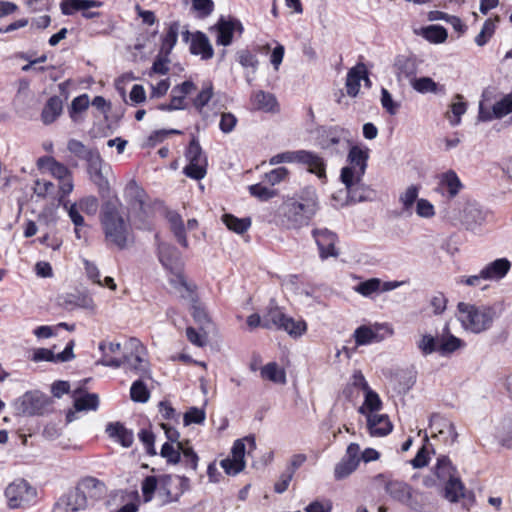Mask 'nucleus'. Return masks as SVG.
<instances>
[{"label":"nucleus","instance_id":"37998d69","mask_svg":"<svg viewBox=\"0 0 512 512\" xmlns=\"http://www.w3.org/2000/svg\"><path fill=\"white\" fill-rule=\"evenodd\" d=\"M263 379L272 381L274 383L285 384L286 373L283 369H280L276 362H270L263 366L260 371Z\"/></svg>","mask_w":512,"mask_h":512},{"label":"nucleus","instance_id":"423d86ee","mask_svg":"<svg viewBox=\"0 0 512 512\" xmlns=\"http://www.w3.org/2000/svg\"><path fill=\"white\" fill-rule=\"evenodd\" d=\"M185 157L189 164L184 168V174L195 180L203 179L207 173V157L195 137L190 141Z\"/></svg>","mask_w":512,"mask_h":512},{"label":"nucleus","instance_id":"58836bf2","mask_svg":"<svg viewBox=\"0 0 512 512\" xmlns=\"http://www.w3.org/2000/svg\"><path fill=\"white\" fill-rule=\"evenodd\" d=\"M435 474L437 478L444 483L457 477L456 468L452 465L450 459L444 455L437 459Z\"/></svg>","mask_w":512,"mask_h":512},{"label":"nucleus","instance_id":"a19ab883","mask_svg":"<svg viewBox=\"0 0 512 512\" xmlns=\"http://www.w3.org/2000/svg\"><path fill=\"white\" fill-rule=\"evenodd\" d=\"M419 188L416 185H410L399 196V202L402 204V214L412 215L413 205L418 200Z\"/></svg>","mask_w":512,"mask_h":512},{"label":"nucleus","instance_id":"2eb2a0df","mask_svg":"<svg viewBox=\"0 0 512 512\" xmlns=\"http://www.w3.org/2000/svg\"><path fill=\"white\" fill-rule=\"evenodd\" d=\"M512 112V93L497 101L491 109L485 108L482 102L479 104L478 120L488 122L500 119Z\"/></svg>","mask_w":512,"mask_h":512},{"label":"nucleus","instance_id":"4c0bfd02","mask_svg":"<svg viewBox=\"0 0 512 512\" xmlns=\"http://www.w3.org/2000/svg\"><path fill=\"white\" fill-rule=\"evenodd\" d=\"M496 436L502 446L512 449V414L501 420L497 427Z\"/></svg>","mask_w":512,"mask_h":512},{"label":"nucleus","instance_id":"c756f323","mask_svg":"<svg viewBox=\"0 0 512 512\" xmlns=\"http://www.w3.org/2000/svg\"><path fill=\"white\" fill-rule=\"evenodd\" d=\"M286 316L272 301L262 317V327L279 330Z\"/></svg>","mask_w":512,"mask_h":512},{"label":"nucleus","instance_id":"ddd939ff","mask_svg":"<svg viewBox=\"0 0 512 512\" xmlns=\"http://www.w3.org/2000/svg\"><path fill=\"white\" fill-rule=\"evenodd\" d=\"M103 5L98 0H62L60 3L61 11L64 15H72L81 11L86 19H92L100 16V12L89 11L91 8H99Z\"/></svg>","mask_w":512,"mask_h":512},{"label":"nucleus","instance_id":"f8f14e48","mask_svg":"<svg viewBox=\"0 0 512 512\" xmlns=\"http://www.w3.org/2000/svg\"><path fill=\"white\" fill-rule=\"evenodd\" d=\"M359 453L360 447L357 443L348 445L345 456L334 468V477L336 480H342L356 470L360 462Z\"/></svg>","mask_w":512,"mask_h":512},{"label":"nucleus","instance_id":"09e8293b","mask_svg":"<svg viewBox=\"0 0 512 512\" xmlns=\"http://www.w3.org/2000/svg\"><path fill=\"white\" fill-rule=\"evenodd\" d=\"M227 228L235 233L242 234L248 230L251 225L249 218H237L232 214H224L222 217Z\"/></svg>","mask_w":512,"mask_h":512},{"label":"nucleus","instance_id":"5fc2aeb1","mask_svg":"<svg viewBox=\"0 0 512 512\" xmlns=\"http://www.w3.org/2000/svg\"><path fill=\"white\" fill-rule=\"evenodd\" d=\"M431 425H438L440 427L438 435L447 434L451 438L450 444H453L456 441L458 434L452 422L434 415L431 417Z\"/></svg>","mask_w":512,"mask_h":512},{"label":"nucleus","instance_id":"bb28decb","mask_svg":"<svg viewBox=\"0 0 512 512\" xmlns=\"http://www.w3.org/2000/svg\"><path fill=\"white\" fill-rule=\"evenodd\" d=\"M124 196L131 205L132 209L143 210L145 212L146 194L135 180H130L127 183L124 189Z\"/></svg>","mask_w":512,"mask_h":512},{"label":"nucleus","instance_id":"864d4df0","mask_svg":"<svg viewBox=\"0 0 512 512\" xmlns=\"http://www.w3.org/2000/svg\"><path fill=\"white\" fill-rule=\"evenodd\" d=\"M244 441L248 442L250 450L256 449V441L254 436L245 437L243 440H236L231 450L232 458L241 463H245L244 456L246 448Z\"/></svg>","mask_w":512,"mask_h":512},{"label":"nucleus","instance_id":"393cba45","mask_svg":"<svg viewBox=\"0 0 512 512\" xmlns=\"http://www.w3.org/2000/svg\"><path fill=\"white\" fill-rule=\"evenodd\" d=\"M190 52L194 55H200L203 60L211 59L214 55L208 37L200 31L192 35Z\"/></svg>","mask_w":512,"mask_h":512},{"label":"nucleus","instance_id":"a878e982","mask_svg":"<svg viewBox=\"0 0 512 512\" xmlns=\"http://www.w3.org/2000/svg\"><path fill=\"white\" fill-rule=\"evenodd\" d=\"M510 268L511 262L507 258H499L482 269V277L485 280H500L507 275Z\"/></svg>","mask_w":512,"mask_h":512},{"label":"nucleus","instance_id":"de8ad7c7","mask_svg":"<svg viewBox=\"0 0 512 512\" xmlns=\"http://www.w3.org/2000/svg\"><path fill=\"white\" fill-rule=\"evenodd\" d=\"M307 329L306 322L303 320H294L286 316L279 330L286 331L290 336L297 338L302 336Z\"/></svg>","mask_w":512,"mask_h":512},{"label":"nucleus","instance_id":"b1692460","mask_svg":"<svg viewBox=\"0 0 512 512\" xmlns=\"http://www.w3.org/2000/svg\"><path fill=\"white\" fill-rule=\"evenodd\" d=\"M106 433L115 441L119 442L123 447L129 448L134 441L132 430L127 429L120 422H112L106 426Z\"/></svg>","mask_w":512,"mask_h":512},{"label":"nucleus","instance_id":"ea45409f","mask_svg":"<svg viewBox=\"0 0 512 512\" xmlns=\"http://www.w3.org/2000/svg\"><path fill=\"white\" fill-rule=\"evenodd\" d=\"M382 401L378 394L369 389L365 392V399L362 406L359 407L358 412L367 417L368 414H376L375 412L381 410Z\"/></svg>","mask_w":512,"mask_h":512},{"label":"nucleus","instance_id":"7ed1b4c3","mask_svg":"<svg viewBox=\"0 0 512 512\" xmlns=\"http://www.w3.org/2000/svg\"><path fill=\"white\" fill-rule=\"evenodd\" d=\"M457 311L458 319L464 329L475 334L490 329L496 318L495 308L489 305H475L459 302Z\"/></svg>","mask_w":512,"mask_h":512},{"label":"nucleus","instance_id":"f704fd0d","mask_svg":"<svg viewBox=\"0 0 512 512\" xmlns=\"http://www.w3.org/2000/svg\"><path fill=\"white\" fill-rule=\"evenodd\" d=\"M365 74V67L363 64H359L351 68L346 78V90L347 94L351 97H356L360 89V81Z\"/></svg>","mask_w":512,"mask_h":512},{"label":"nucleus","instance_id":"680f3d73","mask_svg":"<svg viewBox=\"0 0 512 512\" xmlns=\"http://www.w3.org/2000/svg\"><path fill=\"white\" fill-rule=\"evenodd\" d=\"M237 60L243 68H251L252 72H256L258 68V59L249 50L243 49L237 52Z\"/></svg>","mask_w":512,"mask_h":512},{"label":"nucleus","instance_id":"dca6fc26","mask_svg":"<svg viewBox=\"0 0 512 512\" xmlns=\"http://www.w3.org/2000/svg\"><path fill=\"white\" fill-rule=\"evenodd\" d=\"M393 69L399 82L404 79H407L410 82L417 73V59L413 55H397L394 59Z\"/></svg>","mask_w":512,"mask_h":512},{"label":"nucleus","instance_id":"052dcab7","mask_svg":"<svg viewBox=\"0 0 512 512\" xmlns=\"http://www.w3.org/2000/svg\"><path fill=\"white\" fill-rule=\"evenodd\" d=\"M425 38L433 43H442L447 39V31L444 27L431 25L424 29Z\"/></svg>","mask_w":512,"mask_h":512},{"label":"nucleus","instance_id":"f257e3e1","mask_svg":"<svg viewBox=\"0 0 512 512\" xmlns=\"http://www.w3.org/2000/svg\"><path fill=\"white\" fill-rule=\"evenodd\" d=\"M101 224L109 247L125 250L132 247L135 237L128 217L121 210V203L116 198L108 200L101 209Z\"/></svg>","mask_w":512,"mask_h":512},{"label":"nucleus","instance_id":"20e7f679","mask_svg":"<svg viewBox=\"0 0 512 512\" xmlns=\"http://www.w3.org/2000/svg\"><path fill=\"white\" fill-rule=\"evenodd\" d=\"M270 165L280 163H300L308 167V172L315 174L319 179H326V164L318 154L308 150L285 151L274 155L269 160Z\"/></svg>","mask_w":512,"mask_h":512},{"label":"nucleus","instance_id":"39448f33","mask_svg":"<svg viewBox=\"0 0 512 512\" xmlns=\"http://www.w3.org/2000/svg\"><path fill=\"white\" fill-rule=\"evenodd\" d=\"M375 481L384 485L385 492L390 499L418 511L421 509L420 493L414 490L408 483L397 479H386L383 474H378Z\"/></svg>","mask_w":512,"mask_h":512},{"label":"nucleus","instance_id":"4be33fe9","mask_svg":"<svg viewBox=\"0 0 512 512\" xmlns=\"http://www.w3.org/2000/svg\"><path fill=\"white\" fill-rule=\"evenodd\" d=\"M158 258L161 264L170 271L178 269L180 253L175 246L165 242H158Z\"/></svg>","mask_w":512,"mask_h":512},{"label":"nucleus","instance_id":"79ce46f5","mask_svg":"<svg viewBox=\"0 0 512 512\" xmlns=\"http://www.w3.org/2000/svg\"><path fill=\"white\" fill-rule=\"evenodd\" d=\"M168 221L170 224L171 231L173 232L178 243L184 248L188 247V241L186 238L185 227L181 216L177 213H169Z\"/></svg>","mask_w":512,"mask_h":512},{"label":"nucleus","instance_id":"473e14b6","mask_svg":"<svg viewBox=\"0 0 512 512\" xmlns=\"http://www.w3.org/2000/svg\"><path fill=\"white\" fill-rule=\"evenodd\" d=\"M410 84L412 88L421 94H427V93H444L445 88L443 85H439L436 83L432 78L430 77H420L416 78L414 77Z\"/></svg>","mask_w":512,"mask_h":512},{"label":"nucleus","instance_id":"4d7b16f0","mask_svg":"<svg viewBox=\"0 0 512 512\" xmlns=\"http://www.w3.org/2000/svg\"><path fill=\"white\" fill-rule=\"evenodd\" d=\"M439 339L430 334H424L417 341V348L420 350L423 356L430 355L434 352H438Z\"/></svg>","mask_w":512,"mask_h":512},{"label":"nucleus","instance_id":"774afa93","mask_svg":"<svg viewBox=\"0 0 512 512\" xmlns=\"http://www.w3.org/2000/svg\"><path fill=\"white\" fill-rule=\"evenodd\" d=\"M213 95V87L211 84H208L204 87L197 97L194 99V106L198 110L200 114H203L204 107L208 104Z\"/></svg>","mask_w":512,"mask_h":512},{"label":"nucleus","instance_id":"6e6552de","mask_svg":"<svg viewBox=\"0 0 512 512\" xmlns=\"http://www.w3.org/2000/svg\"><path fill=\"white\" fill-rule=\"evenodd\" d=\"M50 406V399L38 391L25 393L15 403L17 414L22 416L43 415Z\"/></svg>","mask_w":512,"mask_h":512},{"label":"nucleus","instance_id":"603ef678","mask_svg":"<svg viewBox=\"0 0 512 512\" xmlns=\"http://www.w3.org/2000/svg\"><path fill=\"white\" fill-rule=\"evenodd\" d=\"M178 448L181 449V461L185 467L196 471L199 457L193 448L188 445V441H185V443H179Z\"/></svg>","mask_w":512,"mask_h":512},{"label":"nucleus","instance_id":"1a4fd4ad","mask_svg":"<svg viewBox=\"0 0 512 512\" xmlns=\"http://www.w3.org/2000/svg\"><path fill=\"white\" fill-rule=\"evenodd\" d=\"M340 178L347 190V203L371 201L375 197V191L365 186L361 178H353L350 168H342Z\"/></svg>","mask_w":512,"mask_h":512},{"label":"nucleus","instance_id":"69168bd1","mask_svg":"<svg viewBox=\"0 0 512 512\" xmlns=\"http://www.w3.org/2000/svg\"><path fill=\"white\" fill-rule=\"evenodd\" d=\"M206 413L204 409L191 407L184 414L183 422L185 426H189L191 424H202L205 421Z\"/></svg>","mask_w":512,"mask_h":512},{"label":"nucleus","instance_id":"7c9ffc66","mask_svg":"<svg viewBox=\"0 0 512 512\" xmlns=\"http://www.w3.org/2000/svg\"><path fill=\"white\" fill-rule=\"evenodd\" d=\"M174 478L171 475H164L159 479L158 496L163 505L179 500V494L172 491Z\"/></svg>","mask_w":512,"mask_h":512},{"label":"nucleus","instance_id":"3c124183","mask_svg":"<svg viewBox=\"0 0 512 512\" xmlns=\"http://www.w3.org/2000/svg\"><path fill=\"white\" fill-rule=\"evenodd\" d=\"M499 21V16H495V18H489L484 22L481 31L475 37V43L478 46L482 47L489 41V39L495 32L496 23H498Z\"/></svg>","mask_w":512,"mask_h":512},{"label":"nucleus","instance_id":"13d9d810","mask_svg":"<svg viewBox=\"0 0 512 512\" xmlns=\"http://www.w3.org/2000/svg\"><path fill=\"white\" fill-rule=\"evenodd\" d=\"M89 97L87 94H82L80 96L75 97L72 102L71 106L69 108V115L70 118L74 122L79 121V114L83 111H85L89 107Z\"/></svg>","mask_w":512,"mask_h":512},{"label":"nucleus","instance_id":"c85d7f7f","mask_svg":"<svg viewBox=\"0 0 512 512\" xmlns=\"http://www.w3.org/2000/svg\"><path fill=\"white\" fill-rule=\"evenodd\" d=\"M251 101L257 110L265 112L278 111V102L275 96L269 92H265L263 90L254 92L251 96Z\"/></svg>","mask_w":512,"mask_h":512},{"label":"nucleus","instance_id":"8fccbe9b","mask_svg":"<svg viewBox=\"0 0 512 512\" xmlns=\"http://www.w3.org/2000/svg\"><path fill=\"white\" fill-rule=\"evenodd\" d=\"M464 490V485L459 477L445 483V497L451 502H457L461 497H464Z\"/></svg>","mask_w":512,"mask_h":512},{"label":"nucleus","instance_id":"cd10ccee","mask_svg":"<svg viewBox=\"0 0 512 512\" xmlns=\"http://www.w3.org/2000/svg\"><path fill=\"white\" fill-rule=\"evenodd\" d=\"M74 408L76 411L96 410L99 405L98 395L95 393H84V389L79 387L73 391Z\"/></svg>","mask_w":512,"mask_h":512},{"label":"nucleus","instance_id":"a18cd8bd","mask_svg":"<svg viewBox=\"0 0 512 512\" xmlns=\"http://www.w3.org/2000/svg\"><path fill=\"white\" fill-rule=\"evenodd\" d=\"M455 98L457 102H453L450 105V110L446 112V118L449 120L452 126H456L461 122V116L465 114L467 110V104L463 101V97L457 94Z\"/></svg>","mask_w":512,"mask_h":512},{"label":"nucleus","instance_id":"4468645a","mask_svg":"<svg viewBox=\"0 0 512 512\" xmlns=\"http://www.w3.org/2000/svg\"><path fill=\"white\" fill-rule=\"evenodd\" d=\"M88 506L89 503L76 486L55 503L54 512H77L85 510Z\"/></svg>","mask_w":512,"mask_h":512},{"label":"nucleus","instance_id":"f3484780","mask_svg":"<svg viewBox=\"0 0 512 512\" xmlns=\"http://www.w3.org/2000/svg\"><path fill=\"white\" fill-rule=\"evenodd\" d=\"M214 28L217 31L216 43L222 46H229L232 43L233 34L235 31H238L239 34H241L243 31L242 24L238 20H227L224 17H221L218 20Z\"/></svg>","mask_w":512,"mask_h":512},{"label":"nucleus","instance_id":"49530a36","mask_svg":"<svg viewBox=\"0 0 512 512\" xmlns=\"http://www.w3.org/2000/svg\"><path fill=\"white\" fill-rule=\"evenodd\" d=\"M463 345V341L452 334H448L447 336L442 335L438 343V352L441 355L451 354Z\"/></svg>","mask_w":512,"mask_h":512},{"label":"nucleus","instance_id":"412c9836","mask_svg":"<svg viewBox=\"0 0 512 512\" xmlns=\"http://www.w3.org/2000/svg\"><path fill=\"white\" fill-rule=\"evenodd\" d=\"M125 369L140 378H151L149 362L146 354H125Z\"/></svg>","mask_w":512,"mask_h":512},{"label":"nucleus","instance_id":"a211bd4d","mask_svg":"<svg viewBox=\"0 0 512 512\" xmlns=\"http://www.w3.org/2000/svg\"><path fill=\"white\" fill-rule=\"evenodd\" d=\"M77 487L88 503L89 501L94 502L101 499L106 493L105 484L94 477H85L81 479L78 482Z\"/></svg>","mask_w":512,"mask_h":512},{"label":"nucleus","instance_id":"f03ea898","mask_svg":"<svg viewBox=\"0 0 512 512\" xmlns=\"http://www.w3.org/2000/svg\"><path fill=\"white\" fill-rule=\"evenodd\" d=\"M282 209L290 227L300 228L308 225L319 210L316 189L312 186L303 188L297 198L287 200Z\"/></svg>","mask_w":512,"mask_h":512},{"label":"nucleus","instance_id":"6ab92c4d","mask_svg":"<svg viewBox=\"0 0 512 512\" xmlns=\"http://www.w3.org/2000/svg\"><path fill=\"white\" fill-rule=\"evenodd\" d=\"M384 329L389 335L393 334V329L388 324H376L375 329L369 326L362 325L354 331V339L356 346L367 345L372 342H378L381 338L378 337L377 332Z\"/></svg>","mask_w":512,"mask_h":512},{"label":"nucleus","instance_id":"9d476101","mask_svg":"<svg viewBox=\"0 0 512 512\" xmlns=\"http://www.w3.org/2000/svg\"><path fill=\"white\" fill-rule=\"evenodd\" d=\"M490 213L476 202H468L460 212V222L465 229L476 232L487 222Z\"/></svg>","mask_w":512,"mask_h":512},{"label":"nucleus","instance_id":"aec40b11","mask_svg":"<svg viewBox=\"0 0 512 512\" xmlns=\"http://www.w3.org/2000/svg\"><path fill=\"white\" fill-rule=\"evenodd\" d=\"M347 160L350 168L353 172V178H362L367 168L368 151L363 150L358 146H352L349 150Z\"/></svg>","mask_w":512,"mask_h":512},{"label":"nucleus","instance_id":"c9c22d12","mask_svg":"<svg viewBox=\"0 0 512 512\" xmlns=\"http://www.w3.org/2000/svg\"><path fill=\"white\" fill-rule=\"evenodd\" d=\"M439 185L443 190H447L450 198H454L462 188V183L453 170L441 175Z\"/></svg>","mask_w":512,"mask_h":512},{"label":"nucleus","instance_id":"72a5a7b5","mask_svg":"<svg viewBox=\"0 0 512 512\" xmlns=\"http://www.w3.org/2000/svg\"><path fill=\"white\" fill-rule=\"evenodd\" d=\"M38 166L46 168L55 178L61 180L71 175L70 170L53 157H41L38 159Z\"/></svg>","mask_w":512,"mask_h":512},{"label":"nucleus","instance_id":"e433bc0d","mask_svg":"<svg viewBox=\"0 0 512 512\" xmlns=\"http://www.w3.org/2000/svg\"><path fill=\"white\" fill-rule=\"evenodd\" d=\"M61 306L67 310H73L74 308L93 309L94 303L92 298L89 296L68 294L63 297Z\"/></svg>","mask_w":512,"mask_h":512},{"label":"nucleus","instance_id":"6e6d98bb","mask_svg":"<svg viewBox=\"0 0 512 512\" xmlns=\"http://www.w3.org/2000/svg\"><path fill=\"white\" fill-rule=\"evenodd\" d=\"M144 378H140L133 382L130 388V397L134 402L145 403L150 398V392L143 382Z\"/></svg>","mask_w":512,"mask_h":512},{"label":"nucleus","instance_id":"bf43d9fd","mask_svg":"<svg viewBox=\"0 0 512 512\" xmlns=\"http://www.w3.org/2000/svg\"><path fill=\"white\" fill-rule=\"evenodd\" d=\"M382 281L379 278H371L366 281L360 282L354 287V290L364 297H370L374 293L379 292Z\"/></svg>","mask_w":512,"mask_h":512},{"label":"nucleus","instance_id":"0eeeda50","mask_svg":"<svg viewBox=\"0 0 512 512\" xmlns=\"http://www.w3.org/2000/svg\"><path fill=\"white\" fill-rule=\"evenodd\" d=\"M5 496L11 509L23 508L34 502L37 491L26 480L18 479L8 485Z\"/></svg>","mask_w":512,"mask_h":512},{"label":"nucleus","instance_id":"5701e85b","mask_svg":"<svg viewBox=\"0 0 512 512\" xmlns=\"http://www.w3.org/2000/svg\"><path fill=\"white\" fill-rule=\"evenodd\" d=\"M367 427L371 436L383 437L392 431V424L385 414H368Z\"/></svg>","mask_w":512,"mask_h":512},{"label":"nucleus","instance_id":"9b49d317","mask_svg":"<svg viewBox=\"0 0 512 512\" xmlns=\"http://www.w3.org/2000/svg\"><path fill=\"white\" fill-rule=\"evenodd\" d=\"M312 235L316 241L319 249V255L322 260L329 257H338L339 252L335 247V244L338 241L336 233L327 228H322L314 229L312 231Z\"/></svg>","mask_w":512,"mask_h":512},{"label":"nucleus","instance_id":"c03bdc74","mask_svg":"<svg viewBox=\"0 0 512 512\" xmlns=\"http://www.w3.org/2000/svg\"><path fill=\"white\" fill-rule=\"evenodd\" d=\"M179 22H172L167 30V33L164 35L162 39V44L160 51L162 54H170L173 50L175 44L177 43L178 34H179Z\"/></svg>","mask_w":512,"mask_h":512},{"label":"nucleus","instance_id":"2f4dec72","mask_svg":"<svg viewBox=\"0 0 512 512\" xmlns=\"http://www.w3.org/2000/svg\"><path fill=\"white\" fill-rule=\"evenodd\" d=\"M63 108L62 100L58 96H52L46 102L42 113L41 119L44 124L53 123L61 114Z\"/></svg>","mask_w":512,"mask_h":512},{"label":"nucleus","instance_id":"e2e57ef3","mask_svg":"<svg viewBox=\"0 0 512 512\" xmlns=\"http://www.w3.org/2000/svg\"><path fill=\"white\" fill-rule=\"evenodd\" d=\"M249 192L252 196L261 201H267L277 195V191L275 189L263 186L261 183L250 185Z\"/></svg>","mask_w":512,"mask_h":512},{"label":"nucleus","instance_id":"0e129e2a","mask_svg":"<svg viewBox=\"0 0 512 512\" xmlns=\"http://www.w3.org/2000/svg\"><path fill=\"white\" fill-rule=\"evenodd\" d=\"M67 149L77 156L80 159H87L90 154H92L97 149H88L86 146L79 140L71 139L68 141Z\"/></svg>","mask_w":512,"mask_h":512},{"label":"nucleus","instance_id":"338daca9","mask_svg":"<svg viewBox=\"0 0 512 512\" xmlns=\"http://www.w3.org/2000/svg\"><path fill=\"white\" fill-rule=\"evenodd\" d=\"M159 480L155 476H147L142 482V493L145 502L151 501L155 491L158 492Z\"/></svg>","mask_w":512,"mask_h":512}]
</instances>
